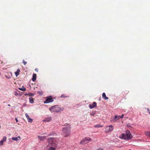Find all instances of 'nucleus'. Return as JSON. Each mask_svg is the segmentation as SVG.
Here are the masks:
<instances>
[{"instance_id": "nucleus-1", "label": "nucleus", "mask_w": 150, "mask_h": 150, "mask_svg": "<svg viewBox=\"0 0 150 150\" xmlns=\"http://www.w3.org/2000/svg\"><path fill=\"white\" fill-rule=\"evenodd\" d=\"M71 127L69 125H67L66 126L63 128L62 131L63 134L65 137H67L70 134L71 132Z\"/></svg>"}, {"instance_id": "nucleus-2", "label": "nucleus", "mask_w": 150, "mask_h": 150, "mask_svg": "<svg viewBox=\"0 0 150 150\" xmlns=\"http://www.w3.org/2000/svg\"><path fill=\"white\" fill-rule=\"evenodd\" d=\"M48 143L51 146L57 147V145L58 144V139L54 138L51 137L47 139Z\"/></svg>"}, {"instance_id": "nucleus-3", "label": "nucleus", "mask_w": 150, "mask_h": 150, "mask_svg": "<svg viewBox=\"0 0 150 150\" xmlns=\"http://www.w3.org/2000/svg\"><path fill=\"white\" fill-rule=\"evenodd\" d=\"M132 134L128 130L126 131V134H122V138L125 140H129V139H132Z\"/></svg>"}, {"instance_id": "nucleus-4", "label": "nucleus", "mask_w": 150, "mask_h": 150, "mask_svg": "<svg viewBox=\"0 0 150 150\" xmlns=\"http://www.w3.org/2000/svg\"><path fill=\"white\" fill-rule=\"evenodd\" d=\"M49 110L51 112H58L62 111L63 110V109L58 106L55 105L50 108Z\"/></svg>"}, {"instance_id": "nucleus-5", "label": "nucleus", "mask_w": 150, "mask_h": 150, "mask_svg": "<svg viewBox=\"0 0 150 150\" xmlns=\"http://www.w3.org/2000/svg\"><path fill=\"white\" fill-rule=\"evenodd\" d=\"M113 129V126L112 125L107 126L105 128V132L106 133H108L112 131Z\"/></svg>"}, {"instance_id": "nucleus-6", "label": "nucleus", "mask_w": 150, "mask_h": 150, "mask_svg": "<svg viewBox=\"0 0 150 150\" xmlns=\"http://www.w3.org/2000/svg\"><path fill=\"white\" fill-rule=\"evenodd\" d=\"M53 100L52 96H49L47 97L45 101L44 102L45 103H48L52 102L53 101Z\"/></svg>"}, {"instance_id": "nucleus-7", "label": "nucleus", "mask_w": 150, "mask_h": 150, "mask_svg": "<svg viewBox=\"0 0 150 150\" xmlns=\"http://www.w3.org/2000/svg\"><path fill=\"white\" fill-rule=\"evenodd\" d=\"M91 140V138L90 137H85L81 141L80 144H84L86 143L85 142L86 141H89Z\"/></svg>"}, {"instance_id": "nucleus-8", "label": "nucleus", "mask_w": 150, "mask_h": 150, "mask_svg": "<svg viewBox=\"0 0 150 150\" xmlns=\"http://www.w3.org/2000/svg\"><path fill=\"white\" fill-rule=\"evenodd\" d=\"M97 103L96 102H93L92 104H90L89 105V107L90 109L93 108L96 106Z\"/></svg>"}, {"instance_id": "nucleus-9", "label": "nucleus", "mask_w": 150, "mask_h": 150, "mask_svg": "<svg viewBox=\"0 0 150 150\" xmlns=\"http://www.w3.org/2000/svg\"><path fill=\"white\" fill-rule=\"evenodd\" d=\"M46 137L45 136H38V138L41 141H43L45 140Z\"/></svg>"}, {"instance_id": "nucleus-10", "label": "nucleus", "mask_w": 150, "mask_h": 150, "mask_svg": "<svg viewBox=\"0 0 150 150\" xmlns=\"http://www.w3.org/2000/svg\"><path fill=\"white\" fill-rule=\"evenodd\" d=\"M25 115L27 119H28V122H33V119L30 118L29 115L27 114H25Z\"/></svg>"}, {"instance_id": "nucleus-11", "label": "nucleus", "mask_w": 150, "mask_h": 150, "mask_svg": "<svg viewBox=\"0 0 150 150\" xmlns=\"http://www.w3.org/2000/svg\"><path fill=\"white\" fill-rule=\"evenodd\" d=\"M57 148V147L51 146L49 147L48 149L46 150H55Z\"/></svg>"}, {"instance_id": "nucleus-12", "label": "nucleus", "mask_w": 150, "mask_h": 150, "mask_svg": "<svg viewBox=\"0 0 150 150\" xmlns=\"http://www.w3.org/2000/svg\"><path fill=\"white\" fill-rule=\"evenodd\" d=\"M52 120V118L51 117H47L45 118L44 120V121L45 122H49L50 121Z\"/></svg>"}, {"instance_id": "nucleus-13", "label": "nucleus", "mask_w": 150, "mask_h": 150, "mask_svg": "<svg viewBox=\"0 0 150 150\" xmlns=\"http://www.w3.org/2000/svg\"><path fill=\"white\" fill-rule=\"evenodd\" d=\"M36 79V74L34 73H33V78L32 79V80L33 81H35Z\"/></svg>"}, {"instance_id": "nucleus-14", "label": "nucleus", "mask_w": 150, "mask_h": 150, "mask_svg": "<svg viewBox=\"0 0 150 150\" xmlns=\"http://www.w3.org/2000/svg\"><path fill=\"white\" fill-rule=\"evenodd\" d=\"M20 72V69H18L15 72V74L16 77H17L19 75Z\"/></svg>"}, {"instance_id": "nucleus-15", "label": "nucleus", "mask_w": 150, "mask_h": 150, "mask_svg": "<svg viewBox=\"0 0 150 150\" xmlns=\"http://www.w3.org/2000/svg\"><path fill=\"white\" fill-rule=\"evenodd\" d=\"M102 97L105 100H108V98L106 96L105 94V93H103Z\"/></svg>"}, {"instance_id": "nucleus-16", "label": "nucleus", "mask_w": 150, "mask_h": 150, "mask_svg": "<svg viewBox=\"0 0 150 150\" xmlns=\"http://www.w3.org/2000/svg\"><path fill=\"white\" fill-rule=\"evenodd\" d=\"M146 136L150 137V131H146L145 132Z\"/></svg>"}, {"instance_id": "nucleus-17", "label": "nucleus", "mask_w": 150, "mask_h": 150, "mask_svg": "<svg viewBox=\"0 0 150 150\" xmlns=\"http://www.w3.org/2000/svg\"><path fill=\"white\" fill-rule=\"evenodd\" d=\"M123 116H124V114H122L121 116H115V118L116 119L118 120L119 118H122Z\"/></svg>"}, {"instance_id": "nucleus-18", "label": "nucleus", "mask_w": 150, "mask_h": 150, "mask_svg": "<svg viewBox=\"0 0 150 150\" xmlns=\"http://www.w3.org/2000/svg\"><path fill=\"white\" fill-rule=\"evenodd\" d=\"M19 89L20 90L25 91H26L25 88L23 86L21 88H19Z\"/></svg>"}, {"instance_id": "nucleus-19", "label": "nucleus", "mask_w": 150, "mask_h": 150, "mask_svg": "<svg viewBox=\"0 0 150 150\" xmlns=\"http://www.w3.org/2000/svg\"><path fill=\"white\" fill-rule=\"evenodd\" d=\"M29 101L31 103H34L33 99V98L32 97H30L29 98Z\"/></svg>"}, {"instance_id": "nucleus-20", "label": "nucleus", "mask_w": 150, "mask_h": 150, "mask_svg": "<svg viewBox=\"0 0 150 150\" xmlns=\"http://www.w3.org/2000/svg\"><path fill=\"white\" fill-rule=\"evenodd\" d=\"M94 127L95 128H98L100 127H103V126L100 125H94Z\"/></svg>"}, {"instance_id": "nucleus-21", "label": "nucleus", "mask_w": 150, "mask_h": 150, "mask_svg": "<svg viewBox=\"0 0 150 150\" xmlns=\"http://www.w3.org/2000/svg\"><path fill=\"white\" fill-rule=\"evenodd\" d=\"M18 137H13L12 138V139L13 140H15V141H17L18 140Z\"/></svg>"}, {"instance_id": "nucleus-22", "label": "nucleus", "mask_w": 150, "mask_h": 150, "mask_svg": "<svg viewBox=\"0 0 150 150\" xmlns=\"http://www.w3.org/2000/svg\"><path fill=\"white\" fill-rule=\"evenodd\" d=\"M6 137H5V136H4L3 137L2 140L4 142H5L6 141Z\"/></svg>"}, {"instance_id": "nucleus-23", "label": "nucleus", "mask_w": 150, "mask_h": 150, "mask_svg": "<svg viewBox=\"0 0 150 150\" xmlns=\"http://www.w3.org/2000/svg\"><path fill=\"white\" fill-rule=\"evenodd\" d=\"M34 95V94L31 93H29V96H33Z\"/></svg>"}, {"instance_id": "nucleus-24", "label": "nucleus", "mask_w": 150, "mask_h": 150, "mask_svg": "<svg viewBox=\"0 0 150 150\" xmlns=\"http://www.w3.org/2000/svg\"><path fill=\"white\" fill-rule=\"evenodd\" d=\"M23 62L25 65L27 63L24 60H23Z\"/></svg>"}, {"instance_id": "nucleus-25", "label": "nucleus", "mask_w": 150, "mask_h": 150, "mask_svg": "<svg viewBox=\"0 0 150 150\" xmlns=\"http://www.w3.org/2000/svg\"><path fill=\"white\" fill-rule=\"evenodd\" d=\"M4 142L2 140H1V141L0 142V145H3V144Z\"/></svg>"}, {"instance_id": "nucleus-26", "label": "nucleus", "mask_w": 150, "mask_h": 150, "mask_svg": "<svg viewBox=\"0 0 150 150\" xmlns=\"http://www.w3.org/2000/svg\"><path fill=\"white\" fill-rule=\"evenodd\" d=\"M61 97L62 98H66V97H67V96H65V95H62L61 96Z\"/></svg>"}, {"instance_id": "nucleus-27", "label": "nucleus", "mask_w": 150, "mask_h": 150, "mask_svg": "<svg viewBox=\"0 0 150 150\" xmlns=\"http://www.w3.org/2000/svg\"><path fill=\"white\" fill-rule=\"evenodd\" d=\"M38 93L39 94L41 95L42 94V91H38Z\"/></svg>"}, {"instance_id": "nucleus-28", "label": "nucleus", "mask_w": 150, "mask_h": 150, "mask_svg": "<svg viewBox=\"0 0 150 150\" xmlns=\"http://www.w3.org/2000/svg\"><path fill=\"white\" fill-rule=\"evenodd\" d=\"M97 150H103V149L102 148H99Z\"/></svg>"}, {"instance_id": "nucleus-29", "label": "nucleus", "mask_w": 150, "mask_h": 150, "mask_svg": "<svg viewBox=\"0 0 150 150\" xmlns=\"http://www.w3.org/2000/svg\"><path fill=\"white\" fill-rule=\"evenodd\" d=\"M15 120L17 122H18V119H17V118H15Z\"/></svg>"}, {"instance_id": "nucleus-30", "label": "nucleus", "mask_w": 150, "mask_h": 150, "mask_svg": "<svg viewBox=\"0 0 150 150\" xmlns=\"http://www.w3.org/2000/svg\"><path fill=\"white\" fill-rule=\"evenodd\" d=\"M35 70L37 71V72H38V69H37V68H36L35 69Z\"/></svg>"}, {"instance_id": "nucleus-31", "label": "nucleus", "mask_w": 150, "mask_h": 150, "mask_svg": "<svg viewBox=\"0 0 150 150\" xmlns=\"http://www.w3.org/2000/svg\"><path fill=\"white\" fill-rule=\"evenodd\" d=\"M147 110L148 111V112H149V113L150 114V110L149 109V108H147Z\"/></svg>"}, {"instance_id": "nucleus-32", "label": "nucleus", "mask_w": 150, "mask_h": 150, "mask_svg": "<svg viewBox=\"0 0 150 150\" xmlns=\"http://www.w3.org/2000/svg\"><path fill=\"white\" fill-rule=\"evenodd\" d=\"M25 95L26 96H28V95L29 96V93H27V94H25Z\"/></svg>"}, {"instance_id": "nucleus-33", "label": "nucleus", "mask_w": 150, "mask_h": 150, "mask_svg": "<svg viewBox=\"0 0 150 150\" xmlns=\"http://www.w3.org/2000/svg\"><path fill=\"white\" fill-rule=\"evenodd\" d=\"M51 134H48V136H51Z\"/></svg>"}, {"instance_id": "nucleus-34", "label": "nucleus", "mask_w": 150, "mask_h": 150, "mask_svg": "<svg viewBox=\"0 0 150 150\" xmlns=\"http://www.w3.org/2000/svg\"><path fill=\"white\" fill-rule=\"evenodd\" d=\"M8 106H10L11 105H10V104H8Z\"/></svg>"}, {"instance_id": "nucleus-35", "label": "nucleus", "mask_w": 150, "mask_h": 150, "mask_svg": "<svg viewBox=\"0 0 150 150\" xmlns=\"http://www.w3.org/2000/svg\"><path fill=\"white\" fill-rule=\"evenodd\" d=\"M129 150H131V149H129Z\"/></svg>"}]
</instances>
